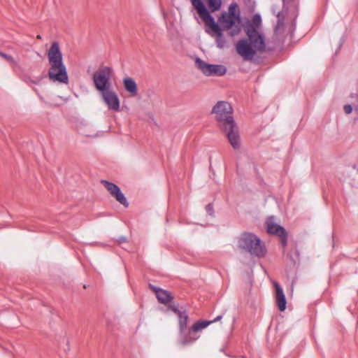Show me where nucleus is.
Masks as SVG:
<instances>
[{"label": "nucleus", "mask_w": 358, "mask_h": 358, "mask_svg": "<svg viewBox=\"0 0 358 358\" xmlns=\"http://www.w3.org/2000/svg\"><path fill=\"white\" fill-rule=\"evenodd\" d=\"M233 112L234 110L231 104L224 101H217L211 110L219 127L226 134L231 146L234 149H238L240 147V138L238 129L233 117Z\"/></svg>", "instance_id": "nucleus-1"}, {"label": "nucleus", "mask_w": 358, "mask_h": 358, "mask_svg": "<svg viewBox=\"0 0 358 358\" xmlns=\"http://www.w3.org/2000/svg\"><path fill=\"white\" fill-rule=\"evenodd\" d=\"M47 56L50 65L48 70L49 79L52 82L67 84L69 77L66 68L63 62L62 53L59 45L54 41L47 51Z\"/></svg>", "instance_id": "nucleus-2"}, {"label": "nucleus", "mask_w": 358, "mask_h": 358, "mask_svg": "<svg viewBox=\"0 0 358 358\" xmlns=\"http://www.w3.org/2000/svg\"><path fill=\"white\" fill-rule=\"evenodd\" d=\"M221 29L229 31V35H238L242 29L241 13L236 3L229 5L228 12H224L218 19Z\"/></svg>", "instance_id": "nucleus-3"}, {"label": "nucleus", "mask_w": 358, "mask_h": 358, "mask_svg": "<svg viewBox=\"0 0 358 358\" xmlns=\"http://www.w3.org/2000/svg\"><path fill=\"white\" fill-rule=\"evenodd\" d=\"M238 246L252 255L259 257H263L266 254V249L260 238L251 233H243L241 236Z\"/></svg>", "instance_id": "nucleus-4"}, {"label": "nucleus", "mask_w": 358, "mask_h": 358, "mask_svg": "<svg viewBox=\"0 0 358 358\" xmlns=\"http://www.w3.org/2000/svg\"><path fill=\"white\" fill-rule=\"evenodd\" d=\"M112 74L113 69L108 66H101L94 73L92 79L94 87L99 92L112 88Z\"/></svg>", "instance_id": "nucleus-5"}, {"label": "nucleus", "mask_w": 358, "mask_h": 358, "mask_svg": "<svg viewBox=\"0 0 358 358\" xmlns=\"http://www.w3.org/2000/svg\"><path fill=\"white\" fill-rule=\"evenodd\" d=\"M195 62L198 69L207 76H223L227 72V69L223 65L207 64L200 58H196Z\"/></svg>", "instance_id": "nucleus-6"}, {"label": "nucleus", "mask_w": 358, "mask_h": 358, "mask_svg": "<svg viewBox=\"0 0 358 358\" xmlns=\"http://www.w3.org/2000/svg\"><path fill=\"white\" fill-rule=\"evenodd\" d=\"M245 31L248 37V42L256 51L262 52L264 50L266 45L264 36L259 34L254 26H247Z\"/></svg>", "instance_id": "nucleus-7"}, {"label": "nucleus", "mask_w": 358, "mask_h": 358, "mask_svg": "<svg viewBox=\"0 0 358 358\" xmlns=\"http://www.w3.org/2000/svg\"><path fill=\"white\" fill-rule=\"evenodd\" d=\"M210 324H211V322L207 320L199 321L194 323L192 328L189 329L188 334L184 336L183 338L180 340V343L183 346L192 343L199 337V336H194V334L199 331L205 329Z\"/></svg>", "instance_id": "nucleus-8"}, {"label": "nucleus", "mask_w": 358, "mask_h": 358, "mask_svg": "<svg viewBox=\"0 0 358 358\" xmlns=\"http://www.w3.org/2000/svg\"><path fill=\"white\" fill-rule=\"evenodd\" d=\"M266 230L268 234H275L281 238L282 244H287V232L285 229L276 223L274 217H269L266 221Z\"/></svg>", "instance_id": "nucleus-9"}, {"label": "nucleus", "mask_w": 358, "mask_h": 358, "mask_svg": "<svg viewBox=\"0 0 358 358\" xmlns=\"http://www.w3.org/2000/svg\"><path fill=\"white\" fill-rule=\"evenodd\" d=\"M236 50L237 53L245 61L252 60L257 52L247 39L240 40L236 44Z\"/></svg>", "instance_id": "nucleus-10"}, {"label": "nucleus", "mask_w": 358, "mask_h": 358, "mask_svg": "<svg viewBox=\"0 0 358 358\" xmlns=\"http://www.w3.org/2000/svg\"><path fill=\"white\" fill-rule=\"evenodd\" d=\"M101 98L104 103L107 105L109 110L114 111L120 110V99L113 87L100 92Z\"/></svg>", "instance_id": "nucleus-11"}, {"label": "nucleus", "mask_w": 358, "mask_h": 358, "mask_svg": "<svg viewBox=\"0 0 358 358\" xmlns=\"http://www.w3.org/2000/svg\"><path fill=\"white\" fill-rule=\"evenodd\" d=\"M101 183L104 185V187L108 189V191L115 197L116 200L119 201L121 204L124 206H128V202L124 196V194L120 191V189L114 183L110 182L106 180H102Z\"/></svg>", "instance_id": "nucleus-12"}, {"label": "nucleus", "mask_w": 358, "mask_h": 358, "mask_svg": "<svg viewBox=\"0 0 358 358\" xmlns=\"http://www.w3.org/2000/svg\"><path fill=\"white\" fill-rule=\"evenodd\" d=\"M192 6L196 10L198 14L206 24L214 20L201 0H190Z\"/></svg>", "instance_id": "nucleus-13"}, {"label": "nucleus", "mask_w": 358, "mask_h": 358, "mask_svg": "<svg viewBox=\"0 0 358 358\" xmlns=\"http://www.w3.org/2000/svg\"><path fill=\"white\" fill-rule=\"evenodd\" d=\"M150 288L155 293L158 301L162 304H167L171 302L173 297L167 290L157 287L153 285H149Z\"/></svg>", "instance_id": "nucleus-14"}, {"label": "nucleus", "mask_w": 358, "mask_h": 358, "mask_svg": "<svg viewBox=\"0 0 358 358\" xmlns=\"http://www.w3.org/2000/svg\"><path fill=\"white\" fill-rule=\"evenodd\" d=\"M206 25L208 26L212 29V31L216 34L217 46L219 48H223L226 45V41L223 37V34L222 32V29L220 26L218 24H217L215 22V20H213Z\"/></svg>", "instance_id": "nucleus-15"}, {"label": "nucleus", "mask_w": 358, "mask_h": 358, "mask_svg": "<svg viewBox=\"0 0 358 358\" xmlns=\"http://www.w3.org/2000/svg\"><path fill=\"white\" fill-rule=\"evenodd\" d=\"M273 285L275 289L276 304L280 311H284L286 308L287 302L283 290L278 282H274Z\"/></svg>", "instance_id": "nucleus-16"}, {"label": "nucleus", "mask_w": 358, "mask_h": 358, "mask_svg": "<svg viewBox=\"0 0 358 358\" xmlns=\"http://www.w3.org/2000/svg\"><path fill=\"white\" fill-rule=\"evenodd\" d=\"M124 88L131 96H136L138 94V87L136 81L131 77H125L122 80Z\"/></svg>", "instance_id": "nucleus-17"}, {"label": "nucleus", "mask_w": 358, "mask_h": 358, "mask_svg": "<svg viewBox=\"0 0 358 358\" xmlns=\"http://www.w3.org/2000/svg\"><path fill=\"white\" fill-rule=\"evenodd\" d=\"M179 319V328H180V333L182 334L185 331V330L187 328V320H188V315L186 313V311H184L183 313H180V315L178 316Z\"/></svg>", "instance_id": "nucleus-18"}, {"label": "nucleus", "mask_w": 358, "mask_h": 358, "mask_svg": "<svg viewBox=\"0 0 358 358\" xmlns=\"http://www.w3.org/2000/svg\"><path fill=\"white\" fill-rule=\"evenodd\" d=\"M208 6L212 12L219 10L221 8L222 0H208Z\"/></svg>", "instance_id": "nucleus-19"}, {"label": "nucleus", "mask_w": 358, "mask_h": 358, "mask_svg": "<svg viewBox=\"0 0 358 358\" xmlns=\"http://www.w3.org/2000/svg\"><path fill=\"white\" fill-rule=\"evenodd\" d=\"M262 22V18L261 16L259 14H255L252 19V23L250 24L248 26H254V27L256 28L257 30V28L259 27Z\"/></svg>", "instance_id": "nucleus-20"}, {"label": "nucleus", "mask_w": 358, "mask_h": 358, "mask_svg": "<svg viewBox=\"0 0 358 358\" xmlns=\"http://www.w3.org/2000/svg\"><path fill=\"white\" fill-rule=\"evenodd\" d=\"M0 56L3 57L5 59H6L8 62H9L10 63L15 62V60L13 57H11L10 55H8L7 54L3 53L1 51H0Z\"/></svg>", "instance_id": "nucleus-21"}, {"label": "nucleus", "mask_w": 358, "mask_h": 358, "mask_svg": "<svg viewBox=\"0 0 358 358\" xmlns=\"http://www.w3.org/2000/svg\"><path fill=\"white\" fill-rule=\"evenodd\" d=\"M343 110L346 114L349 115L352 111V107L350 104H346L343 106Z\"/></svg>", "instance_id": "nucleus-22"}, {"label": "nucleus", "mask_w": 358, "mask_h": 358, "mask_svg": "<svg viewBox=\"0 0 358 358\" xmlns=\"http://www.w3.org/2000/svg\"><path fill=\"white\" fill-rule=\"evenodd\" d=\"M206 210L207 211V213L210 215H213V206L211 204V203H208L206 206Z\"/></svg>", "instance_id": "nucleus-23"}, {"label": "nucleus", "mask_w": 358, "mask_h": 358, "mask_svg": "<svg viewBox=\"0 0 358 358\" xmlns=\"http://www.w3.org/2000/svg\"><path fill=\"white\" fill-rule=\"evenodd\" d=\"M170 308H171V310L173 313H176V314L178 315V316H179V315H180V313H184V311H181V310H179L177 307H176V306H171V307H170Z\"/></svg>", "instance_id": "nucleus-24"}, {"label": "nucleus", "mask_w": 358, "mask_h": 358, "mask_svg": "<svg viewBox=\"0 0 358 358\" xmlns=\"http://www.w3.org/2000/svg\"><path fill=\"white\" fill-rule=\"evenodd\" d=\"M117 242L119 243H122L127 242V238L124 236H121L117 239Z\"/></svg>", "instance_id": "nucleus-25"}, {"label": "nucleus", "mask_w": 358, "mask_h": 358, "mask_svg": "<svg viewBox=\"0 0 358 358\" xmlns=\"http://www.w3.org/2000/svg\"><path fill=\"white\" fill-rule=\"evenodd\" d=\"M222 318V315H218L216 317L214 320H210L209 322H211V323L220 321Z\"/></svg>", "instance_id": "nucleus-26"}, {"label": "nucleus", "mask_w": 358, "mask_h": 358, "mask_svg": "<svg viewBox=\"0 0 358 358\" xmlns=\"http://www.w3.org/2000/svg\"><path fill=\"white\" fill-rule=\"evenodd\" d=\"M41 80H42V78H38V79H37V80H30V82H31V83H34V84H36V85H38V84H39V83H40V81H41Z\"/></svg>", "instance_id": "nucleus-27"}, {"label": "nucleus", "mask_w": 358, "mask_h": 358, "mask_svg": "<svg viewBox=\"0 0 358 358\" xmlns=\"http://www.w3.org/2000/svg\"><path fill=\"white\" fill-rule=\"evenodd\" d=\"M45 104H47V105H48V106H59V104H57V103H48V102H46V101H45Z\"/></svg>", "instance_id": "nucleus-28"}, {"label": "nucleus", "mask_w": 358, "mask_h": 358, "mask_svg": "<svg viewBox=\"0 0 358 358\" xmlns=\"http://www.w3.org/2000/svg\"><path fill=\"white\" fill-rule=\"evenodd\" d=\"M85 135L87 136H97V135H92V134H85Z\"/></svg>", "instance_id": "nucleus-29"}, {"label": "nucleus", "mask_w": 358, "mask_h": 358, "mask_svg": "<svg viewBox=\"0 0 358 358\" xmlns=\"http://www.w3.org/2000/svg\"><path fill=\"white\" fill-rule=\"evenodd\" d=\"M37 38H38V39H41V36L40 35H38V36H37Z\"/></svg>", "instance_id": "nucleus-30"}, {"label": "nucleus", "mask_w": 358, "mask_h": 358, "mask_svg": "<svg viewBox=\"0 0 358 358\" xmlns=\"http://www.w3.org/2000/svg\"><path fill=\"white\" fill-rule=\"evenodd\" d=\"M40 99L42 100V101H44L43 100V98L41 96H39Z\"/></svg>", "instance_id": "nucleus-31"}, {"label": "nucleus", "mask_w": 358, "mask_h": 358, "mask_svg": "<svg viewBox=\"0 0 358 358\" xmlns=\"http://www.w3.org/2000/svg\"><path fill=\"white\" fill-rule=\"evenodd\" d=\"M283 1H285V0H283Z\"/></svg>", "instance_id": "nucleus-32"}]
</instances>
